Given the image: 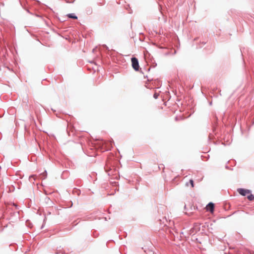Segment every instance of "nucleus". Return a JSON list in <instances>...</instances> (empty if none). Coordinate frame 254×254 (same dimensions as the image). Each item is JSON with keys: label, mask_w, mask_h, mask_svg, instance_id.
<instances>
[{"label": "nucleus", "mask_w": 254, "mask_h": 254, "mask_svg": "<svg viewBox=\"0 0 254 254\" xmlns=\"http://www.w3.org/2000/svg\"><path fill=\"white\" fill-rule=\"evenodd\" d=\"M247 197L250 200H253L254 199V196L252 194L249 195Z\"/></svg>", "instance_id": "obj_5"}, {"label": "nucleus", "mask_w": 254, "mask_h": 254, "mask_svg": "<svg viewBox=\"0 0 254 254\" xmlns=\"http://www.w3.org/2000/svg\"><path fill=\"white\" fill-rule=\"evenodd\" d=\"M189 183H190L192 188L194 187L193 181L192 180H190Z\"/></svg>", "instance_id": "obj_6"}, {"label": "nucleus", "mask_w": 254, "mask_h": 254, "mask_svg": "<svg viewBox=\"0 0 254 254\" xmlns=\"http://www.w3.org/2000/svg\"><path fill=\"white\" fill-rule=\"evenodd\" d=\"M239 193L242 195L245 196L250 193L251 191L248 190L239 189L238 190Z\"/></svg>", "instance_id": "obj_2"}, {"label": "nucleus", "mask_w": 254, "mask_h": 254, "mask_svg": "<svg viewBox=\"0 0 254 254\" xmlns=\"http://www.w3.org/2000/svg\"><path fill=\"white\" fill-rule=\"evenodd\" d=\"M159 95L158 94L155 93L154 94V97L155 98V99H157Z\"/></svg>", "instance_id": "obj_7"}, {"label": "nucleus", "mask_w": 254, "mask_h": 254, "mask_svg": "<svg viewBox=\"0 0 254 254\" xmlns=\"http://www.w3.org/2000/svg\"><path fill=\"white\" fill-rule=\"evenodd\" d=\"M214 204L212 202H210L207 205L206 208L207 210L210 211L211 212H212L214 210Z\"/></svg>", "instance_id": "obj_3"}, {"label": "nucleus", "mask_w": 254, "mask_h": 254, "mask_svg": "<svg viewBox=\"0 0 254 254\" xmlns=\"http://www.w3.org/2000/svg\"><path fill=\"white\" fill-rule=\"evenodd\" d=\"M131 64L133 68L136 70L138 71L139 68V65L138 64V60L136 58H132L131 59Z\"/></svg>", "instance_id": "obj_1"}, {"label": "nucleus", "mask_w": 254, "mask_h": 254, "mask_svg": "<svg viewBox=\"0 0 254 254\" xmlns=\"http://www.w3.org/2000/svg\"><path fill=\"white\" fill-rule=\"evenodd\" d=\"M67 16L69 17V18H73V19H77V17L76 16L74 15L72 13H71V14H69L67 15Z\"/></svg>", "instance_id": "obj_4"}]
</instances>
